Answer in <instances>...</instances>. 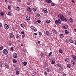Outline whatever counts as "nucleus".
Listing matches in <instances>:
<instances>
[{
  "mask_svg": "<svg viewBox=\"0 0 76 76\" xmlns=\"http://www.w3.org/2000/svg\"><path fill=\"white\" fill-rule=\"evenodd\" d=\"M27 64V62L26 61H24L23 63V66H26Z\"/></svg>",
  "mask_w": 76,
  "mask_h": 76,
  "instance_id": "18",
  "label": "nucleus"
},
{
  "mask_svg": "<svg viewBox=\"0 0 76 76\" xmlns=\"http://www.w3.org/2000/svg\"><path fill=\"white\" fill-rule=\"evenodd\" d=\"M1 26H2V24L0 23V27H1Z\"/></svg>",
  "mask_w": 76,
  "mask_h": 76,
  "instance_id": "55",
  "label": "nucleus"
},
{
  "mask_svg": "<svg viewBox=\"0 0 76 76\" xmlns=\"http://www.w3.org/2000/svg\"><path fill=\"white\" fill-rule=\"evenodd\" d=\"M8 45H9V46H10L11 45V44H10V43H9V44H8Z\"/></svg>",
  "mask_w": 76,
  "mask_h": 76,
  "instance_id": "63",
  "label": "nucleus"
},
{
  "mask_svg": "<svg viewBox=\"0 0 76 76\" xmlns=\"http://www.w3.org/2000/svg\"><path fill=\"white\" fill-rule=\"evenodd\" d=\"M66 42H67L68 41H69V39H66V40H65Z\"/></svg>",
  "mask_w": 76,
  "mask_h": 76,
  "instance_id": "56",
  "label": "nucleus"
},
{
  "mask_svg": "<svg viewBox=\"0 0 76 76\" xmlns=\"http://www.w3.org/2000/svg\"><path fill=\"white\" fill-rule=\"evenodd\" d=\"M30 19H31V18H30V17L28 16H27L26 18V20H27V21H29V20H30Z\"/></svg>",
  "mask_w": 76,
  "mask_h": 76,
  "instance_id": "9",
  "label": "nucleus"
},
{
  "mask_svg": "<svg viewBox=\"0 0 76 76\" xmlns=\"http://www.w3.org/2000/svg\"><path fill=\"white\" fill-rule=\"evenodd\" d=\"M37 16H38V17H39V16H40V14H39V13H37Z\"/></svg>",
  "mask_w": 76,
  "mask_h": 76,
  "instance_id": "46",
  "label": "nucleus"
},
{
  "mask_svg": "<svg viewBox=\"0 0 76 76\" xmlns=\"http://www.w3.org/2000/svg\"><path fill=\"white\" fill-rule=\"evenodd\" d=\"M16 10H17V11H18V12H19L20 10V8H19V7H17L16 8Z\"/></svg>",
  "mask_w": 76,
  "mask_h": 76,
  "instance_id": "16",
  "label": "nucleus"
},
{
  "mask_svg": "<svg viewBox=\"0 0 76 76\" xmlns=\"http://www.w3.org/2000/svg\"><path fill=\"white\" fill-rule=\"evenodd\" d=\"M67 66L68 68H70L71 67V65L70 64H68L67 65Z\"/></svg>",
  "mask_w": 76,
  "mask_h": 76,
  "instance_id": "19",
  "label": "nucleus"
},
{
  "mask_svg": "<svg viewBox=\"0 0 76 76\" xmlns=\"http://www.w3.org/2000/svg\"><path fill=\"white\" fill-rule=\"evenodd\" d=\"M50 22V20H48L46 21V23H49Z\"/></svg>",
  "mask_w": 76,
  "mask_h": 76,
  "instance_id": "26",
  "label": "nucleus"
},
{
  "mask_svg": "<svg viewBox=\"0 0 76 76\" xmlns=\"http://www.w3.org/2000/svg\"><path fill=\"white\" fill-rule=\"evenodd\" d=\"M44 53H42V57H44Z\"/></svg>",
  "mask_w": 76,
  "mask_h": 76,
  "instance_id": "60",
  "label": "nucleus"
},
{
  "mask_svg": "<svg viewBox=\"0 0 76 76\" xmlns=\"http://www.w3.org/2000/svg\"><path fill=\"white\" fill-rule=\"evenodd\" d=\"M2 63L1 62H0V67H2Z\"/></svg>",
  "mask_w": 76,
  "mask_h": 76,
  "instance_id": "45",
  "label": "nucleus"
},
{
  "mask_svg": "<svg viewBox=\"0 0 76 76\" xmlns=\"http://www.w3.org/2000/svg\"><path fill=\"white\" fill-rule=\"evenodd\" d=\"M63 76H66V74H63Z\"/></svg>",
  "mask_w": 76,
  "mask_h": 76,
  "instance_id": "62",
  "label": "nucleus"
},
{
  "mask_svg": "<svg viewBox=\"0 0 76 76\" xmlns=\"http://www.w3.org/2000/svg\"><path fill=\"white\" fill-rule=\"evenodd\" d=\"M20 25L21 27H22V28H25V24H24L22 23L20 24Z\"/></svg>",
  "mask_w": 76,
  "mask_h": 76,
  "instance_id": "13",
  "label": "nucleus"
},
{
  "mask_svg": "<svg viewBox=\"0 0 76 76\" xmlns=\"http://www.w3.org/2000/svg\"><path fill=\"white\" fill-rule=\"evenodd\" d=\"M59 53H63V50H60L59 51Z\"/></svg>",
  "mask_w": 76,
  "mask_h": 76,
  "instance_id": "35",
  "label": "nucleus"
},
{
  "mask_svg": "<svg viewBox=\"0 0 76 76\" xmlns=\"http://www.w3.org/2000/svg\"><path fill=\"white\" fill-rule=\"evenodd\" d=\"M57 67H58V68H60V66H60V64H57Z\"/></svg>",
  "mask_w": 76,
  "mask_h": 76,
  "instance_id": "36",
  "label": "nucleus"
},
{
  "mask_svg": "<svg viewBox=\"0 0 76 76\" xmlns=\"http://www.w3.org/2000/svg\"><path fill=\"white\" fill-rule=\"evenodd\" d=\"M46 34L47 35H49V34H50V32H48V31H46Z\"/></svg>",
  "mask_w": 76,
  "mask_h": 76,
  "instance_id": "30",
  "label": "nucleus"
},
{
  "mask_svg": "<svg viewBox=\"0 0 76 76\" xmlns=\"http://www.w3.org/2000/svg\"><path fill=\"white\" fill-rule=\"evenodd\" d=\"M46 69V71H47V72H50V69H49L47 68Z\"/></svg>",
  "mask_w": 76,
  "mask_h": 76,
  "instance_id": "38",
  "label": "nucleus"
},
{
  "mask_svg": "<svg viewBox=\"0 0 76 76\" xmlns=\"http://www.w3.org/2000/svg\"><path fill=\"white\" fill-rule=\"evenodd\" d=\"M22 37H23V38H24L25 37V34H23L22 35Z\"/></svg>",
  "mask_w": 76,
  "mask_h": 76,
  "instance_id": "51",
  "label": "nucleus"
},
{
  "mask_svg": "<svg viewBox=\"0 0 76 76\" xmlns=\"http://www.w3.org/2000/svg\"><path fill=\"white\" fill-rule=\"evenodd\" d=\"M52 54V52H50L49 54V56H51V55Z\"/></svg>",
  "mask_w": 76,
  "mask_h": 76,
  "instance_id": "43",
  "label": "nucleus"
},
{
  "mask_svg": "<svg viewBox=\"0 0 76 76\" xmlns=\"http://www.w3.org/2000/svg\"><path fill=\"white\" fill-rule=\"evenodd\" d=\"M27 11L31 12L32 11V9L31 7H28L27 8Z\"/></svg>",
  "mask_w": 76,
  "mask_h": 76,
  "instance_id": "7",
  "label": "nucleus"
},
{
  "mask_svg": "<svg viewBox=\"0 0 76 76\" xmlns=\"http://www.w3.org/2000/svg\"><path fill=\"white\" fill-rule=\"evenodd\" d=\"M5 2L6 3H7V2H8V1L6 0L5 1Z\"/></svg>",
  "mask_w": 76,
  "mask_h": 76,
  "instance_id": "57",
  "label": "nucleus"
},
{
  "mask_svg": "<svg viewBox=\"0 0 76 76\" xmlns=\"http://www.w3.org/2000/svg\"><path fill=\"white\" fill-rule=\"evenodd\" d=\"M10 38H14V37H15V36H14V35L13 34L11 33L10 34Z\"/></svg>",
  "mask_w": 76,
  "mask_h": 76,
  "instance_id": "10",
  "label": "nucleus"
},
{
  "mask_svg": "<svg viewBox=\"0 0 76 76\" xmlns=\"http://www.w3.org/2000/svg\"><path fill=\"white\" fill-rule=\"evenodd\" d=\"M16 37L17 39H19V35L18 34H17L15 36Z\"/></svg>",
  "mask_w": 76,
  "mask_h": 76,
  "instance_id": "31",
  "label": "nucleus"
},
{
  "mask_svg": "<svg viewBox=\"0 0 76 76\" xmlns=\"http://www.w3.org/2000/svg\"><path fill=\"white\" fill-rule=\"evenodd\" d=\"M63 28H64V29H66V27H65V26H63Z\"/></svg>",
  "mask_w": 76,
  "mask_h": 76,
  "instance_id": "48",
  "label": "nucleus"
},
{
  "mask_svg": "<svg viewBox=\"0 0 76 76\" xmlns=\"http://www.w3.org/2000/svg\"><path fill=\"white\" fill-rule=\"evenodd\" d=\"M0 15L1 16H3L4 15V13L3 12H1L0 13Z\"/></svg>",
  "mask_w": 76,
  "mask_h": 76,
  "instance_id": "23",
  "label": "nucleus"
},
{
  "mask_svg": "<svg viewBox=\"0 0 76 76\" xmlns=\"http://www.w3.org/2000/svg\"><path fill=\"white\" fill-rule=\"evenodd\" d=\"M65 26V27H66V28L67 29V28H68V26L67 25H66Z\"/></svg>",
  "mask_w": 76,
  "mask_h": 76,
  "instance_id": "53",
  "label": "nucleus"
},
{
  "mask_svg": "<svg viewBox=\"0 0 76 76\" xmlns=\"http://www.w3.org/2000/svg\"><path fill=\"white\" fill-rule=\"evenodd\" d=\"M72 58H73V59L74 60H75V61H76V56L75 55H72Z\"/></svg>",
  "mask_w": 76,
  "mask_h": 76,
  "instance_id": "4",
  "label": "nucleus"
},
{
  "mask_svg": "<svg viewBox=\"0 0 76 76\" xmlns=\"http://www.w3.org/2000/svg\"><path fill=\"white\" fill-rule=\"evenodd\" d=\"M10 8H11L10 6H8V9L9 10H10V9H11Z\"/></svg>",
  "mask_w": 76,
  "mask_h": 76,
  "instance_id": "49",
  "label": "nucleus"
},
{
  "mask_svg": "<svg viewBox=\"0 0 76 76\" xmlns=\"http://www.w3.org/2000/svg\"><path fill=\"white\" fill-rule=\"evenodd\" d=\"M41 22V21L40 20H37V22L39 23H40V22Z\"/></svg>",
  "mask_w": 76,
  "mask_h": 76,
  "instance_id": "50",
  "label": "nucleus"
},
{
  "mask_svg": "<svg viewBox=\"0 0 76 76\" xmlns=\"http://www.w3.org/2000/svg\"><path fill=\"white\" fill-rule=\"evenodd\" d=\"M65 61H67V62H68L69 61V59L68 58H66L65 59Z\"/></svg>",
  "mask_w": 76,
  "mask_h": 76,
  "instance_id": "41",
  "label": "nucleus"
},
{
  "mask_svg": "<svg viewBox=\"0 0 76 76\" xmlns=\"http://www.w3.org/2000/svg\"><path fill=\"white\" fill-rule=\"evenodd\" d=\"M71 1H72V3H75V2L74 1L72 0Z\"/></svg>",
  "mask_w": 76,
  "mask_h": 76,
  "instance_id": "59",
  "label": "nucleus"
},
{
  "mask_svg": "<svg viewBox=\"0 0 76 76\" xmlns=\"http://www.w3.org/2000/svg\"><path fill=\"white\" fill-rule=\"evenodd\" d=\"M43 11L44 13H48V11H47V8H45L43 9Z\"/></svg>",
  "mask_w": 76,
  "mask_h": 76,
  "instance_id": "5",
  "label": "nucleus"
},
{
  "mask_svg": "<svg viewBox=\"0 0 76 76\" xmlns=\"http://www.w3.org/2000/svg\"><path fill=\"white\" fill-rule=\"evenodd\" d=\"M3 49V46H1L0 48V50H1Z\"/></svg>",
  "mask_w": 76,
  "mask_h": 76,
  "instance_id": "47",
  "label": "nucleus"
},
{
  "mask_svg": "<svg viewBox=\"0 0 76 76\" xmlns=\"http://www.w3.org/2000/svg\"><path fill=\"white\" fill-rule=\"evenodd\" d=\"M58 23H59L60 24H61V20H60V19H58Z\"/></svg>",
  "mask_w": 76,
  "mask_h": 76,
  "instance_id": "25",
  "label": "nucleus"
},
{
  "mask_svg": "<svg viewBox=\"0 0 76 76\" xmlns=\"http://www.w3.org/2000/svg\"><path fill=\"white\" fill-rule=\"evenodd\" d=\"M12 29H13V30H15V29H16V28H15V27H13Z\"/></svg>",
  "mask_w": 76,
  "mask_h": 76,
  "instance_id": "52",
  "label": "nucleus"
},
{
  "mask_svg": "<svg viewBox=\"0 0 76 76\" xmlns=\"http://www.w3.org/2000/svg\"><path fill=\"white\" fill-rule=\"evenodd\" d=\"M5 66L6 67V68H9V66L6 63L5 64Z\"/></svg>",
  "mask_w": 76,
  "mask_h": 76,
  "instance_id": "14",
  "label": "nucleus"
},
{
  "mask_svg": "<svg viewBox=\"0 0 76 76\" xmlns=\"http://www.w3.org/2000/svg\"><path fill=\"white\" fill-rule=\"evenodd\" d=\"M52 32H53V33H54V34H57V32H56V30H55L54 28H53V29H52Z\"/></svg>",
  "mask_w": 76,
  "mask_h": 76,
  "instance_id": "8",
  "label": "nucleus"
},
{
  "mask_svg": "<svg viewBox=\"0 0 76 76\" xmlns=\"http://www.w3.org/2000/svg\"><path fill=\"white\" fill-rule=\"evenodd\" d=\"M40 42H41L39 41L38 42V44H40Z\"/></svg>",
  "mask_w": 76,
  "mask_h": 76,
  "instance_id": "64",
  "label": "nucleus"
},
{
  "mask_svg": "<svg viewBox=\"0 0 76 76\" xmlns=\"http://www.w3.org/2000/svg\"><path fill=\"white\" fill-rule=\"evenodd\" d=\"M33 12H36V11H37V10L35 8H34L33 9Z\"/></svg>",
  "mask_w": 76,
  "mask_h": 76,
  "instance_id": "29",
  "label": "nucleus"
},
{
  "mask_svg": "<svg viewBox=\"0 0 76 76\" xmlns=\"http://www.w3.org/2000/svg\"><path fill=\"white\" fill-rule=\"evenodd\" d=\"M35 27H34L33 26H31V29H34V28H35Z\"/></svg>",
  "mask_w": 76,
  "mask_h": 76,
  "instance_id": "40",
  "label": "nucleus"
},
{
  "mask_svg": "<svg viewBox=\"0 0 76 76\" xmlns=\"http://www.w3.org/2000/svg\"><path fill=\"white\" fill-rule=\"evenodd\" d=\"M58 20H56L55 21V23L56 24H57L58 23Z\"/></svg>",
  "mask_w": 76,
  "mask_h": 76,
  "instance_id": "28",
  "label": "nucleus"
},
{
  "mask_svg": "<svg viewBox=\"0 0 76 76\" xmlns=\"http://www.w3.org/2000/svg\"><path fill=\"white\" fill-rule=\"evenodd\" d=\"M34 35H38V34H37V33H34Z\"/></svg>",
  "mask_w": 76,
  "mask_h": 76,
  "instance_id": "54",
  "label": "nucleus"
},
{
  "mask_svg": "<svg viewBox=\"0 0 76 76\" xmlns=\"http://www.w3.org/2000/svg\"><path fill=\"white\" fill-rule=\"evenodd\" d=\"M58 17L59 19H60L61 21H63V22H66L67 21V19L64 18V16L62 14L59 15Z\"/></svg>",
  "mask_w": 76,
  "mask_h": 76,
  "instance_id": "1",
  "label": "nucleus"
},
{
  "mask_svg": "<svg viewBox=\"0 0 76 76\" xmlns=\"http://www.w3.org/2000/svg\"><path fill=\"white\" fill-rule=\"evenodd\" d=\"M65 32L66 34H69V31L67 30H65Z\"/></svg>",
  "mask_w": 76,
  "mask_h": 76,
  "instance_id": "27",
  "label": "nucleus"
},
{
  "mask_svg": "<svg viewBox=\"0 0 76 76\" xmlns=\"http://www.w3.org/2000/svg\"><path fill=\"white\" fill-rule=\"evenodd\" d=\"M4 28L5 29H9V25L7 24H6L4 25Z\"/></svg>",
  "mask_w": 76,
  "mask_h": 76,
  "instance_id": "3",
  "label": "nucleus"
},
{
  "mask_svg": "<svg viewBox=\"0 0 76 76\" xmlns=\"http://www.w3.org/2000/svg\"><path fill=\"white\" fill-rule=\"evenodd\" d=\"M59 36L60 38H63L64 37V36H63V34H60Z\"/></svg>",
  "mask_w": 76,
  "mask_h": 76,
  "instance_id": "20",
  "label": "nucleus"
},
{
  "mask_svg": "<svg viewBox=\"0 0 76 76\" xmlns=\"http://www.w3.org/2000/svg\"><path fill=\"white\" fill-rule=\"evenodd\" d=\"M51 5L52 6H55V4H54V3H51Z\"/></svg>",
  "mask_w": 76,
  "mask_h": 76,
  "instance_id": "37",
  "label": "nucleus"
},
{
  "mask_svg": "<svg viewBox=\"0 0 76 76\" xmlns=\"http://www.w3.org/2000/svg\"><path fill=\"white\" fill-rule=\"evenodd\" d=\"M3 53L5 55H7L8 54V51L7 49H5L3 50Z\"/></svg>",
  "mask_w": 76,
  "mask_h": 76,
  "instance_id": "2",
  "label": "nucleus"
},
{
  "mask_svg": "<svg viewBox=\"0 0 76 76\" xmlns=\"http://www.w3.org/2000/svg\"><path fill=\"white\" fill-rule=\"evenodd\" d=\"M12 61L14 63H17V61L15 59H14L12 60Z\"/></svg>",
  "mask_w": 76,
  "mask_h": 76,
  "instance_id": "12",
  "label": "nucleus"
},
{
  "mask_svg": "<svg viewBox=\"0 0 76 76\" xmlns=\"http://www.w3.org/2000/svg\"><path fill=\"white\" fill-rule=\"evenodd\" d=\"M69 21H70V22L72 23L73 22V19L72 18H70L69 19Z\"/></svg>",
  "mask_w": 76,
  "mask_h": 76,
  "instance_id": "17",
  "label": "nucleus"
},
{
  "mask_svg": "<svg viewBox=\"0 0 76 76\" xmlns=\"http://www.w3.org/2000/svg\"><path fill=\"white\" fill-rule=\"evenodd\" d=\"M39 35H40V36H41V35H42V33L41 32H39Z\"/></svg>",
  "mask_w": 76,
  "mask_h": 76,
  "instance_id": "39",
  "label": "nucleus"
},
{
  "mask_svg": "<svg viewBox=\"0 0 76 76\" xmlns=\"http://www.w3.org/2000/svg\"><path fill=\"white\" fill-rule=\"evenodd\" d=\"M69 41L70 43H73V41L72 39H69Z\"/></svg>",
  "mask_w": 76,
  "mask_h": 76,
  "instance_id": "15",
  "label": "nucleus"
},
{
  "mask_svg": "<svg viewBox=\"0 0 76 76\" xmlns=\"http://www.w3.org/2000/svg\"><path fill=\"white\" fill-rule=\"evenodd\" d=\"M71 62H72L73 64H75V62L73 61V60H72V61H71Z\"/></svg>",
  "mask_w": 76,
  "mask_h": 76,
  "instance_id": "32",
  "label": "nucleus"
},
{
  "mask_svg": "<svg viewBox=\"0 0 76 76\" xmlns=\"http://www.w3.org/2000/svg\"><path fill=\"white\" fill-rule=\"evenodd\" d=\"M33 30L34 31H35V32H37V29H36V28H35H35L33 29Z\"/></svg>",
  "mask_w": 76,
  "mask_h": 76,
  "instance_id": "33",
  "label": "nucleus"
},
{
  "mask_svg": "<svg viewBox=\"0 0 76 76\" xmlns=\"http://www.w3.org/2000/svg\"><path fill=\"white\" fill-rule=\"evenodd\" d=\"M13 66L14 67H16L17 66H16V65L14 64L13 65Z\"/></svg>",
  "mask_w": 76,
  "mask_h": 76,
  "instance_id": "61",
  "label": "nucleus"
},
{
  "mask_svg": "<svg viewBox=\"0 0 76 76\" xmlns=\"http://www.w3.org/2000/svg\"><path fill=\"white\" fill-rule=\"evenodd\" d=\"M16 75H19V72L18 71H16Z\"/></svg>",
  "mask_w": 76,
  "mask_h": 76,
  "instance_id": "34",
  "label": "nucleus"
},
{
  "mask_svg": "<svg viewBox=\"0 0 76 76\" xmlns=\"http://www.w3.org/2000/svg\"><path fill=\"white\" fill-rule=\"evenodd\" d=\"M44 75H47V72H45L44 73Z\"/></svg>",
  "mask_w": 76,
  "mask_h": 76,
  "instance_id": "44",
  "label": "nucleus"
},
{
  "mask_svg": "<svg viewBox=\"0 0 76 76\" xmlns=\"http://www.w3.org/2000/svg\"><path fill=\"white\" fill-rule=\"evenodd\" d=\"M45 1L48 3H52L51 0H45Z\"/></svg>",
  "mask_w": 76,
  "mask_h": 76,
  "instance_id": "6",
  "label": "nucleus"
},
{
  "mask_svg": "<svg viewBox=\"0 0 76 76\" xmlns=\"http://www.w3.org/2000/svg\"><path fill=\"white\" fill-rule=\"evenodd\" d=\"M24 31H22L21 32L22 34H24Z\"/></svg>",
  "mask_w": 76,
  "mask_h": 76,
  "instance_id": "58",
  "label": "nucleus"
},
{
  "mask_svg": "<svg viewBox=\"0 0 76 76\" xmlns=\"http://www.w3.org/2000/svg\"><path fill=\"white\" fill-rule=\"evenodd\" d=\"M13 57H14V58H17V57H18V55H17V54L16 53H14L13 54Z\"/></svg>",
  "mask_w": 76,
  "mask_h": 76,
  "instance_id": "11",
  "label": "nucleus"
},
{
  "mask_svg": "<svg viewBox=\"0 0 76 76\" xmlns=\"http://www.w3.org/2000/svg\"><path fill=\"white\" fill-rule=\"evenodd\" d=\"M62 69H63V67H61V66H60V67L59 68V70H60V71H61Z\"/></svg>",
  "mask_w": 76,
  "mask_h": 76,
  "instance_id": "22",
  "label": "nucleus"
},
{
  "mask_svg": "<svg viewBox=\"0 0 76 76\" xmlns=\"http://www.w3.org/2000/svg\"><path fill=\"white\" fill-rule=\"evenodd\" d=\"M51 61H52L51 64H54L55 63V61H53V60H52Z\"/></svg>",
  "mask_w": 76,
  "mask_h": 76,
  "instance_id": "24",
  "label": "nucleus"
},
{
  "mask_svg": "<svg viewBox=\"0 0 76 76\" xmlns=\"http://www.w3.org/2000/svg\"><path fill=\"white\" fill-rule=\"evenodd\" d=\"M10 50H11V51H13V50H14L13 48V47H11V48Z\"/></svg>",
  "mask_w": 76,
  "mask_h": 76,
  "instance_id": "42",
  "label": "nucleus"
},
{
  "mask_svg": "<svg viewBox=\"0 0 76 76\" xmlns=\"http://www.w3.org/2000/svg\"><path fill=\"white\" fill-rule=\"evenodd\" d=\"M6 13L7 15H8V16H10L11 15L10 12H6Z\"/></svg>",
  "mask_w": 76,
  "mask_h": 76,
  "instance_id": "21",
  "label": "nucleus"
}]
</instances>
